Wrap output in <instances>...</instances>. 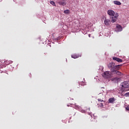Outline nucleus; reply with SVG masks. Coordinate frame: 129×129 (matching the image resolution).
<instances>
[{
  "label": "nucleus",
  "instance_id": "obj_1",
  "mask_svg": "<svg viewBox=\"0 0 129 129\" xmlns=\"http://www.w3.org/2000/svg\"><path fill=\"white\" fill-rule=\"evenodd\" d=\"M107 14L109 16H110V19L111 20V23H115L117 20V18H118V14H115L114 11L112 10H109L107 11Z\"/></svg>",
  "mask_w": 129,
  "mask_h": 129
},
{
  "label": "nucleus",
  "instance_id": "obj_2",
  "mask_svg": "<svg viewBox=\"0 0 129 129\" xmlns=\"http://www.w3.org/2000/svg\"><path fill=\"white\" fill-rule=\"evenodd\" d=\"M121 65H115L114 62H110L108 64V67L110 69L111 72H113L115 70H119V68Z\"/></svg>",
  "mask_w": 129,
  "mask_h": 129
},
{
  "label": "nucleus",
  "instance_id": "obj_3",
  "mask_svg": "<svg viewBox=\"0 0 129 129\" xmlns=\"http://www.w3.org/2000/svg\"><path fill=\"white\" fill-rule=\"evenodd\" d=\"M103 77L106 79L110 78L111 77V73L109 71L105 72L103 74Z\"/></svg>",
  "mask_w": 129,
  "mask_h": 129
},
{
  "label": "nucleus",
  "instance_id": "obj_4",
  "mask_svg": "<svg viewBox=\"0 0 129 129\" xmlns=\"http://www.w3.org/2000/svg\"><path fill=\"white\" fill-rule=\"evenodd\" d=\"M118 70H115L113 73L114 74H116V75H118V76H122V73H120L119 71H117Z\"/></svg>",
  "mask_w": 129,
  "mask_h": 129
},
{
  "label": "nucleus",
  "instance_id": "obj_5",
  "mask_svg": "<svg viewBox=\"0 0 129 129\" xmlns=\"http://www.w3.org/2000/svg\"><path fill=\"white\" fill-rule=\"evenodd\" d=\"M116 30H117L118 32H121V31H122V27L120 25L117 24Z\"/></svg>",
  "mask_w": 129,
  "mask_h": 129
},
{
  "label": "nucleus",
  "instance_id": "obj_6",
  "mask_svg": "<svg viewBox=\"0 0 129 129\" xmlns=\"http://www.w3.org/2000/svg\"><path fill=\"white\" fill-rule=\"evenodd\" d=\"M111 19L109 20V19H105L104 21V23L105 26H109V23H110V22H111Z\"/></svg>",
  "mask_w": 129,
  "mask_h": 129
},
{
  "label": "nucleus",
  "instance_id": "obj_7",
  "mask_svg": "<svg viewBox=\"0 0 129 129\" xmlns=\"http://www.w3.org/2000/svg\"><path fill=\"white\" fill-rule=\"evenodd\" d=\"M113 60L116 61L118 63H121V62H122V59L116 57H113Z\"/></svg>",
  "mask_w": 129,
  "mask_h": 129
},
{
  "label": "nucleus",
  "instance_id": "obj_8",
  "mask_svg": "<svg viewBox=\"0 0 129 129\" xmlns=\"http://www.w3.org/2000/svg\"><path fill=\"white\" fill-rule=\"evenodd\" d=\"M122 87H123V88H128L129 87L128 83L126 82H124L122 85Z\"/></svg>",
  "mask_w": 129,
  "mask_h": 129
},
{
  "label": "nucleus",
  "instance_id": "obj_9",
  "mask_svg": "<svg viewBox=\"0 0 129 129\" xmlns=\"http://www.w3.org/2000/svg\"><path fill=\"white\" fill-rule=\"evenodd\" d=\"M109 103H113L115 101V99L114 98H110L108 100Z\"/></svg>",
  "mask_w": 129,
  "mask_h": 129
},
{
  "label": "nucleus",
  "instance_id": "obj_10",
  "mask_svg": "<svg viewBox=\"0 0 129 129\" xmlns=\"http://www.w3.org/2000/svg\"><path fill=\"white\" fill-rule=\"evenodd\" d=\"M79 85V87H77L78 88H79V87H80V85L82 86H84V85H86V82H81L80 83L78 84Z\"/></svg>",
  "mask_w": 129,
  "mask_h": 129
},
{
  "label": "nucleus",
  "instance_id": "obj_11",
  "mask_svg": "<svg viewBox=\"0 0 129 129\" xmlns=\"http://www.w3.org/2000/svg\"><path fill=\"white\" fill-rule=\"evenodd\" d=\"M58 4H59V6H62L63 7H64V6H66V3L63 1H60L58 2Z\"/></svg>",
  "mask_w": 129,
  "mask_h": 129
},
{
  "label": "nucleus",
  "instance_id": "obj_12",
  "mask_svg": "<svg viewBox=\"0 0 129 129\" xmlns=\"http://www.w3.org/2000/svg\"><path fill=\"white\" fill-rule=\"evenodd\" d=\"M114 5H117V6H120L121 3L119 1H114Z\"/></svg>",
  "mask_w": 129,
  "mask_h": 129
},
{
  "label": "nucleus",
  "instance_id": "obj_13",
  "mask_svg": "<svg viewBox=\"0 0 129 129\" xmlns=\"http://www.w3.org/2000/svg\"><path fill=\"white\" fill-rule=\"evenodd\" d=\"M2 76H3V77H4V78H7V77L9 76V74L5 73L3 74Z\"/></svg>",
  "mask_w": 129,
  "mask_h": 129
},
{
  "label": "nucleus",
  "instance_id": "obj_14",
  "mask_svg": "<svg viewBox=\"0 0 129 129\" xmlns=\"http://www.w3.org/2000/svg\"><path fill=\"white\" fill-rule=\"evenodd\" d=\"M79 56L77 55V54H73L72 55V58H74V59H76L78 58Z\"/></svg>",
  "mask_w": 129,
  "mask_h": 129
},
{
  "label": "nucleus",
  "instance_id": "obj_15",
  "mask_svg": "<svg viewBox=\"0 0 129 129\" xmlns=\"http://www.w3.org/2000/svg\"><path fill=\"white\" fill-rule=\"evenodd\" d=\"M100 92L98 91V93L99 94H101V95H102V94L103 93V92H104V91L103 90H102L101 89L100 90Z\"/></svg>",
  "mask_w": 129,
  "mask_h": 129
},
{
  "label": "nucleus",
  "instance_id": "obj_16",
  "mask_svg": "<svg viewBox=\"0 0 129 129\" xmlns=\"http://www.w3.org/2000/svg\"><path fill=\"white\" fill-rule=\"evenodd\" d=\"M64 14H70V10H64Z\"/></svg>",
  "mask_w": 129,
  "mask_h": 129
},
{
  "label": "nucleus",
  "instance_id": "obj_17",
  "mask_svg": "<svg viewBox=\"0 0 129 129\" xmlns=\"http://www.w3.org/2000/svg\"><path fill=\"white\" fill-rule=\"evenodd\" d=\"M50 4L51 5H52V6L56 7V5H55V2H54V1H51L50 2Z\"/></svg>",
  "mask_w": 129,
  "mask_h": 129
},
{
  "label": "nucleus",
  "instance_id": "obj_18",
  "mask_svg": "<svg viewBox=\"0 0 129 129\" xmlns=\"http://www.w3.org/2000/svg\"><path fill=\"white\" fill-rule=\"evenodd\" d=\"M124 95V96H125L126 97H127L128 96H129V92L126 93Z\"/></svg>",
  "mask_w": 129,
  "mask_h": 129
},
{
  "label": "nucleus",
  "instance_id": "obj_19",
  "mask_svg": "<svg viewBox=\"0 0 129 129\" xmlns=\"http://www.w3.org/2000/svg\"><path fill=\"white\" fill-rule=\"evenodd\" d=\"M98 100L100 102H102L103 101V100H101V99H98Z\"/></svg>",
  "mask_w": 129,
  "mask_h": 129
},
{
  "label": "nucleus",
  "instance_id": "obj_20",
  "mask_svg": "<svg viewBox=\"0 0 129 129\" xmlns=\"http://www.w3.org/2000/svg\"><path fill=\"white\" fill-rule=\"evenodd\" d=\"M125 109L126 110H128V111H129V107L128 106H127L126 108H125Z\"/></svg>",
  "mask_w": 129,
  "mask_h": 129
},
{
  "label": "nucleus",
  "instance_id": "obj_21",
  "mask_svg": "<svg viewBox=\"0 0 129 129\" xmlns=\"http://www.w3.org/2000/svg\"><path fill=\"white\" fill-rule=\"evenodd\" d=\"M84 112H85V111H84Z\"/></svg>",
  "mask_w": 129,
  "mask_h": 129
},
{
  "label": "nucleus",
  "instance_id": "obj_22",
  "mask_svg": "<svg viewBox=\"0 0 129 129\" xmlns=\"http://www.w3.org/2000/svg\"><path fill=\"white\" fill-rule=\"evenodd\" d=\"M64 1H67V0H64Z\"/></svg>",
  "mask_w": 129,
  "mask_h": 129
},
{
  "label": "nucleus",
  "instance_id": "obj_23",
  "mask_svg": "<svg viewBox=\"0 0 129 129\" xmlns=\"http://www.w3.org/2000/svg\"><path fill=\"white\" fill-rule=\"evenodd\" d=\"M62 1H64V0H62Z\"/></svg>",
  "mask_w": 129,
  "mask_h": 129
}]
</instances>
